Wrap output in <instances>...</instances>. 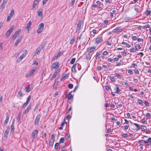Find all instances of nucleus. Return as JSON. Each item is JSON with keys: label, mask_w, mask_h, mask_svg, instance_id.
<instances>
[{"label": "nucleus", "mask_w": 151, "mask_h": 151, "mask_svg": "<svg viewBox=\"0 0 151 151\" xmlns=\"http://www.w3.org/2000/svg\"><path fill=\"white\" fill-rule=\"evenodd\" d=\"M37 67L35 66L31 70L29 73H27L26 75V77H28L29 76H31L33 74L36 70Z\"/></svg>", "instance_id": "2"}, {"label": "nucleus", "mask_w": 151, "mask_h": 151, "mask_svg": "<svg viewBox=\"0 0 151 151\" xmlns=\"http://www.w3.org/2000/svg\"><path fill=\"white\" fill-rule=\"evenodd\" d=\"M11 16H8L7 17V21H9L11 19Z\"/></svg>", "instance_id": "57"}, {"label": "nucleus", "mask_w": 151, "mask_h": 151, "mask_svg": "<svg viewBox=\"0 0 151 151\" xmlns=\"http://www.w3.org/2000/svg\"><path fill=\"white\" fill-rule=\"evenodd\" d=\"M76 64H75L73 65L72 68V71L73 72L75 73L76 72Z\"/></svg>", "instance_id": "22"}, {"label": "nucleus", "mask_w": 151, "mask_h": 151, "mask_svg": "<svg viewBox=\"0 0 151 151\" xmlns=\"http://www.w3.org/2000/svg\"><path fill=\"white\" fill-rule=\"evenodd\" d=\"M88 53L90 54L96 50V47H90L88 49Z\"/></svg>", "instance_id": "10"}, {"label": "nucleus", "mask_w": 151, "mask_h": 151, "mask_svg": "<svg viewBox=\"0 0 151 151\" xmlns=\"http://www.w3.org/2000/svg\"><path fill=\"white\" fill-rule=\"evenodd\" d=\"M151 115V114H150V113H147L146 114V117L147 118L150 119V118Z\"/></svg>", "instance_id": "38"}, {"label": "nucleus", "mask_w": 151, "mask_h": 151, "mask_svg": "<svg viewBox=\"0 0 151 151\" xmlns=\"http://www.w3.org/2000/svg\"><path fill=\"white\" fill-rule=\"evenodd\" d=\"M122 136L124 137H127L128 136V135L127 134H124L122 135Z\"/></svg>", "instance_id": "49"}, {"label": "nucleus", "mask_w": 151, "mask_h": 151, "mask_svg": "<svg viewBox=\"0 0 151 151\" xmlns=\"http://www.w3.org/2000/svg\"><path fill=\"white\" fill-rule=\"evenodd\" d=\"M132 65V66H130V68H132V67L135 68L136 66H137V65L135 63H133Z\"/></svg>", "instance_id": "58"}, {"label": "nucleus", "mask_w": 151, "mask_h": 151, "mask_svg": "<svg viewBox=\"0 0 151 151\" xmlns=\"http://www.w3.org/2000/svg\"><path fill=\"white\" fill-rule=\"evenodd\" d=\"M90 57V54L89 53L86 55V58L87 59H88Z\"/></svg>", "instance_id": "55"}, {"label": "nucleus", "mask_w": 151, "mask_h": 151, "mask_svg": "<svg viewBox=\"0 0 151 151\" xmlns=\"http://www.w3.org/2000/svg\"><path fill=\"white\" fill-rule=\"evenodd\" d=\"M150 10H147L145 12V13L146 16H148V15H149V12Z\"/></svg>", "instance_id": "45"}, {"label": "nucleus", "mask_w": 151, "mask_h": 151, "mask_svg": "<svg viewBox=\"0 0 151 151\" xmlns=\"http://www.w3.org/2000/svg\"><path fill=\"white\" fill-rule=\"evenodd\" d=\"M120 28V27H116L113 30V32L114 33L121 32L122 31V29H121Z\"/></svg>", "instance_id": "9"}, {"label": "nucleus", "mask_w": 151, "mask_h": 151, "mask_svg": "<svg viewBox=\"0 0 151 151\" xmlns=\"http://www.w3.org/2000/svg\"><path fill=\"white\" fill-rule=\"evenodd\" d=\"M54 141L50 140H49V146H52L53 144V142Z\"/></svg>", "instance_id": "35"}, {"label": "nucleus", "mask_w": 151, "mask_h": 151, "mask_svg": "<svg viewBox=\"0 0 151 151\" xmlns=\"http://www.w3.org/2000/svg\"><path fill=\"white\" fill-rule=\"evenodd\" d=\"M46 44V42H45L39 46L36 50V53L37 54L40 53V52L45 47Z\"/></svg>", "instance_id": "1"}, {"label": "nucleus", "mask_w": 151, "mask_h": 151, "mask_svg": "<svg viewBox=\"0 0 151 151\" xmlns=\"http://www.w3.org/2000/svg\"><path fill=\"white\" fill-rule=\"evenodd\" d=\"M25 55H24V54H22L20 56L19 58L22 60L25 57Z\"/></svg>", "instance_id": "52"}, {"label": "nucleus", "mask_w": 151, "mask_h": 151, "mask_svg": "<svg viewBox=\"0 0 151 151\" xmlns=\"http://www.w3.org/2000/svg\"><path fill=\"white\" fill-rule=\"evenodd\" d=\"M130 18L129 17H126L125 18L124 20L126 22L129 21H130Z\"/></svg>", "instance_id": "56"}, {"label": "nucleus", "mask_w": 151, "mask_h": 151, "mask_svg": "<svg viewBox=\"0 0 151 151\" xmlns=\"http://www.w3.org/2000/svg\"><path fill=\"white\" fill-rule=\"evenodd\" d=\"M28 102H29L26 101V102H25V103H24L23 104L22 106V107L24 108V107H25V106H27V105L28 104Z\"/></svg>", "instance_id": "41"}, {"label": "nucleus", "mask_w": 151, "mask_h": 151, "mask_svg": "<svg viewBox=\"0 0 151 151\" xmlns=\"http://www.w3.org/2000/svg\"><path fill=\"white\" fill-rule=\"evenodd\" d=\"M68 87L70 89L72 88L73 87V85L72 84L69 83L68 85Z\"/></svg>", "instance_id": "37"}, {"label": "nucleus", "mask_w": 151, "mask_h": 151, "mask_svg": "<svg viewBox=\"0 0 151 151\" xmlns=\"http://www.w3.org/2000/svg\"><path fill=\"white\" fill-rule=\"evenodd\" d=\"M21 30L19 29L17 31H16L13 35L12 37V39L13 40H15L16 37L18 36L19 33L20 32Z\"/></svg>", "instance_id": "7"}, {"label": "nucleus", "mask_w": 151, "mask_h": 151, "mask_svg": "<svg viewBox=\"0 0 151 151\" xmlns=\"http://www.w3.org/2000/svg\"><path fill=\"white\" fill-rule=\"evenodd\" d=\"M32 24L31 21H29L27 24V26L26 27V29L28 30V31L29 30V29L30 27Z\"/></svg>", "instance_id": "21"}, {"label": "nucleus", "mask_w": 151, "mask_h": 151, "mask_svg": "<svg viewBox=\"0 0 151 151\" xmlns=\"http://www.w3.org/2000/svg\"><path fill=\"white\" fill-rule=\"evenodd\" d=\"M61 55V52H58L57 55L53 58V59L55 60V59H57L59 56H60Z\"/></svg>", "instance_id": "23"}, {"label": "nucleus", "mask_w": 151, "mask_h": 151, "mask_svg": "<svg viewBox=\"0 0 151 151\" xmlns=\"http://www.w3.org/2000/svg\"><path fill=\"white\" fill-rule=\"evenodd\" d=\"M143 27L145 28H150V26L149 25V24L148 23H146V24L144 25H143Z\"/></svg>", "instance_id": "27"}, {"label": "nucleus", "mask_w": 151, "mask_h": 151, "mask_svg": "<svg viewBox=\"0 0 151 151\" xmlns=\"http://www.w3.org/2000/svg\"><path fill=\"white\" fill-rule=\"evenodd\" d=\"M65 123H66L65 122H63V123H62L61 126H60V127H59V129H63V125Z\"/></svg>", "instance_id": "42"}, {"label": "nucleus", "mask_w": 151, "mask_h": 151, "mask_svg": "<svg viewBox=\"0 0 151 151\" xmlns=\"http://www.w3.org/2000/svg\"><path fill=\"white\" fill-rule=\"evenodd\" d=\"M70 137V135H68V134H67L66 135L65 137V138L66 140H67L69 139Z\"/></svg>", "instance_id": "54"}, {"label": "nucleus", "mask_w": 151, "mask_h": 151, "mask_svg": "<svg viewBox=\"0 0 151 151\" xmlns=\"http://www.w3.org/2000/svg\"><path fill=\"white\" fill-rule=\"evenodd\" d=\"M38 133V131L37 130H35L32 133V136L34 138L37 137Z\"/></svg>", "instance_id": "8"}, {"label": "nucleus", "mask_w": 151, "mask_h": 151, "mask_svg": "<svg viewBox=\"0 0 151 151\" xmlns=\"http://www.w3.org/2000/svg\"><path fill=\"white\" fill-rule=\"evenodd\" d=\"M41 116V114H40L36 117L34 122V124L35 126L38 125V123L40 121Z\"/></svg>", "instance_id": "5"}, {"label": "nucleus", "mask_w": 151, "mask_h": 151, "mask_svg": "<svg viewBox=\"0 0 151 151\" xmlns=\"http://www.w3.org/2000/svg\"><path fill=\"white\" fill-rule=\"evenodd\" d=\"M30 99H31V96L29 95L28 97L27 101L29 102V101H30Z\"/></svg>", "instance_id": "63"}, {"label": "nucleus", "mask_w": 151, "mask_h": 151, "mask_svg": "<svg viewBox=\"0 0 151 151\" xmlns=\"http://www.w3.org/2000/svg\"><path fill=\"white\" fill-rule=\"evenodd\" d=\"M9 130H7V129H6V130L5 131V134L4 135V137H7V135L9 134Z\"/></svg>", "instance_id": "33"}, {"label": "nucleus", "mask_w": 151, "mask_h": 151, "mask_svg": "<svg viewBox=\"0 0 151 151\" xmlns=\"http://www.w3.org/2000/svg\"><path fill=\"white\" fill-rule=\"evenodd\" d=\"M142 141H143L144 143L145 144H147L148 143H151V138L149 137L148 138L147 140H142Z\"/></svg>", "instance_id": "18"}, {"label": "nucleus", "mask_w": 151, "mask_h": 151, "mask_svg": "<svg viewBox=\"0 0 151 151\" xmlns=\"http://www.w3.org/2000/svg\"><path fill=\"white\" fill-rule=\"evenodd\" d=\"M31 104H30L27 107L26 110L24 111V112L23 113V114H26L28 113L31 108Z\"/></svg>", "instance_id": "12"}, {"label": "nucleus", "mask_w": 151, "mask_h": 151, "mask_svg": "<svg viewBox=\"0 0 151 151\" xmlns=\"http://www.w3.org/2000/svg\"><path fill=\"white\" fill-rule=\"evenodd\" d=\"M67 97L70 100L73 98V96L72 94H69L68 95Z\"/></svg>", "instance_id": "29"}, {"label": "nucleus", "mask_w": 151, "mask_h": 151, "mask_svg": "<svg viewBox=\"0 0 151 151\" xmlns=\"http://www.w3.org/2000/svg\"><path fill=\"white\" fill-rule=\"evenodd\" d=\"M141 122L144 124L145 122H146V121L145 119V118H144L143 119H142L141 120Z\"/></svg>", "instance_id": "61"}, {"label": "nucleus", "mask_w": 151, "mask_h": 151, "mask_svg": "<svg viewBox=\"0 0 151 151\" xmlns=\"http://www.w3.org/2000/svg\"><path fill=\"white\" fill-rule=\"evenodd\" d=\"M60 66V64L58 62H55L53 63L51 66V69L52 70L53 68L56 69L58 68Z\"/></svg>", "instance_id": "3"}, {"label": "nucleus", "mask_w": 151, "mask_h": 151, "mask_svg": "<svg viewBox=\"0 0 151 151\" xmlns=\"http://www.w3.org/2000/svg\"><path fill=\"white\" fill-rule=\"evenodd\" d=\"M14 14V11L13 9L12 10L10 14L11 16H12Z\"/></svg>", "instance_id": "43"}, {"label": "nucleus", "mask_w": 151, "mask_h": 151, "mask_svg": "<svg viewBox=\"0 0 151 151\" xmlns=\"http://www.w3.org/2000/svg\"><path fill=\"white\" fill-rule=\"evenodd\" d=\"M64 141V139L63 137H62L59 140V142L60 143H63Z\"/></svg>", "instance_id": "48"}, {"label": "nucleus", "mask_w": 151, "mask_h": 151, "mask_svg": "<svg viewBox=\"0 0 151 151\" xmlns=\"http://www.w3.org/2000/svg\"><path fill=\"white\" fill-rule=\"evenodd\" d=\"M44 24L43 23H40L38 26L37 32L38 33H40L44 29Z\"/></svg>", "instance_id": "6"}, {"label": "nucleus", "mask_w": 151, "mask_h": 151, "mask_svg": "<svg viewBox=\"0 0 151 151\" xmlns=\"http://www.w3.org/2000/svg\"><path fill=\"white\" fill-rule=\"evenodd\" d=\"M21 111H20L19 112V113H18V119H17L18 120V121H19L20 120V117L21 116Z\"/></svg>", "instance_id": "36"}, {"label": "nucleus", "mask_w": 151, "mask_h": 151, "mask_svg": "<svg viewBox=\"0 0 151 151\" xmlns=\"http://www.w3.org/2000/svg\"><path fill=\"white\" fill-rule=\"evenodd\" d=\"M137 101L139 104H140L141 105H142L143 103V101L141 99H138L137 100Z\"/></svg>", "instance_id": "31"}, {"label": "nucleus", "mask_w": 151, "mask_h": 151, "mask_svg": "<svg viewBox=\"0 0 151 151\" xmlns=\"http://www.w3.org/2000/svg\"><path fill=\"white\" fill-rule=\"evenodd\" d=\"M58 73V70H55V72H54V74L51 76V79H52L54 78H55L57 76Z\"/></svg>", "instance_id": "16"}, {"label": "nucleus", "mask_w": 151, "mask_h": 151, "mask_svg": "<svg viewBox=\"0 0 151 151\" xmlns=\"http://www.w3.org/2000/svg\"><path fill=\"white\" fill-rule=\"evenodd\" d=\"M109 79L112 81L113 82L115 81V79L113 77H110Z\"/></svg>", "instance_id": "50"}, {"label": "nucleus", "mask_w": 151, "mask_h": 151, "mask_svg": "<svg viewBox=\"0 0 151 151\" xmlns=\"http://www.w3.org/2000/svg\"><path fill=\"white\" fill-rule=\"evenodd\" d=\"M14 125H11V130L10 131V133H13L14 132Z\"/></svg>", "instance_id": "26"}, {"label": "nucleus", "mask_w": 151, "mask_h": 151, "mask_svg": "<svg viewBox=\"0 0 151 151\" xmlns=\"http://www.w3.org/2000/svg\"><path fill=\"white\" fill-rule=\"evenodd\" d=\"M22 36H21L18 39L17 41H16L15 43V46H16L17 45L18 43L19 42H20L21 40H22Z\"/></svg>", "instance_id": "15"}, {"label": "nucleus", "mask_w": 151, "mask_h": 151, "mask_svg": "<svg viewBox=\"0 0 151 151\" xmlns=\"http://www.w3.org/2000/svg\"><path fill=\"white\" fill-rule=\"evenodd\" d=\"M6 4H3L2 3V4H1V9L2 10L4 8L5 6H6Z\"/></svg>", "instance_id": "39"}, {"label": "nucleus", "mask_w": 151, "mask_h": 151, "mask_svg": "<svg viewBox=\"0 0 151 151\" xmlns=\"http://www.w3.org/2000/svg\"><path fill=\"white\" fill-rule=\"evenodd\" d=\"M100 55V52H97L96 55H95V57L96 59H99L100 57H99Z\"/></svg>", "instance_id": "34"}, {"label": "nucleus", "mask_w": 151, "mask_h": 151, "mask_svg": "<svg viewBox=\"0 0 151 151\" xmlns=\"http://www.w3.org/2000/svg\"><path fill=\"white\" fill-rule=\"evenodd\" d=\"M134 10L137 13L141 12V11H139L138 8L136 6H135Z\"/></svg>", "instance_id": "32"}, {"label": "nucleus", "mask_w": 151, "mask_h": 151, "mask_svg": "<svg viewBox=\"0 0 151 151\" xmlns=\"http://www.w3.org/2000/svg\"><path fill=\"white\" fill-rule=\"evenodd\" d=\"M14 25L12 26L9 29L6 34V36L7 37H8L11 33L13 31V29L14 28Z\"/></svg>", "instance_id": "4"}, {"label": "nucleus", "mask_w": 151, "mask_h": 151, "mask_svg": "<svg viewBox=\"0 0 151 151\" xmlns=\"http://www.w3.org/2000/svg\"><path fill=\"white\" fill-rule=\"evenodd\" d=\"M58 146H59V143H56L55 145V148L56 149H57L58 147Z\"/></svg>", "instance_id": "46"}, {"label": "nucleus", "mask_w": 151, "mask_h": 151, "mask_svg": "<svg viewBox=\"0 0 151 151\" xmlns=\"http://www.w3.org/2000/svg\"><path fill=\"white\" fill-rule=\"evenodd\" d=\"M132 39L133 40H137V38L136 36H133L132 37Z\"/></svg>", "instance_id": "59"}, {"label": "nucleus", "mask_w": 151, "mask_h": 151, "mask_svg": "<svg viewBox=\"0 0 151 151\" xmlns=\"http://www.w3.org/2000/svg\"><path fill=\"white\" fill-rule=\"evenodd\" d=\"M144 103L145 105L146 106H149V103L147 101H144Z\"/></svg>", "instance_id": "53"}, {"label": "nucleus", "mask_w": 151, "mask_h": 151, "mask_svg": "<svg viewBox=\"0 0 151 151\" xmlns=\"http://www.w3.org/2000/svg\"><path fill=\"white\" fill-rule=\"evenodd\" d=\"M37 14L38 16H39L42 15V8L39 9L37 12Z\"/></svg>", "instance_id": "17"}, {"label": "nucleus", "mask_w": 151, "mask_h": 151, "mask_svg": "<svg viewBox=\"0 0 151 151\" xmlns=\"http://www.w3.org/2000/svg\"><path fill=\"white\" fill-rule=\"evenodd\" d=\"M76 39V37L75 36H73L72 38L70 40V44H73L74 42V41H75Z\"/></svg>", "instance_id": "20"}, {"label": "nucleus", "mask_w": 151, "mask_h": 151, "mask_svg": "<svg viewBox=\"0 0 151 151\" xmlns=\"http://www.w3.org/2000/svg\"><path fill=\"white\" fill-rule=\"evenodd\" d=\"M52 140L54 141L55 139V135L54 134H52L51 136Z\"/></svg>", "instance_id": "47"}, {"label": "nucleus", "mask_w": 151, "mask_h": 151, "mask_svg": "<svg viewBox=\"0 0 151 151\" xmlns=\"http://www.w3.org/2000/svg\"><path fill=\"white\" fill-rule=\"evenodd\" d=\"M32 85H31L30 84H29L27 86L26 88V92H29L32 89Z\"/></svg>", "instance_id": "13"}, {"label": "nucleus", "mask_w": 151, "mask_h": 151, "mask_svg": "<svg viewBox=\"0 0 151 151\" xmlns=\"http://www.w3.org/2000/svg\"><path fill=\"white\" fill-rule=\"evenodd\" d=\"M105 89L107 91H109V87L108 86H105Z\"/></svg>", "instance_id": "64"}, {"label": "nucleus", "mask_w": 151, "mask_h": 151, "mask_svg": "<svg viewBox=\"0 0 151 151\" xmlns=\"http://www.w3.org/2000/svg\"><path fill=\"white\" fill-rule=\"evenodd\" d=\"M141 127V129L142 131H144L146 130V127L145 125H142Z\"/></svg>", "instance_id": "28"}, {"label": "nucleus", "mask_w": 151, "mask_h": 151, "mask_svg": "<svg viewBox=\"0 0 151 151\" xmlns=\"http://www.w3.org/2000/svg\"><path fill=\"white\" fill-rule=\"evenodd\" d=\"M130 122L132 124H134L136 127V130L138 131L140 129V126L138 124L135 123H133L131 121Z\"/></svg>", "instance_id": "14"}, {"label": "nucleus", "mask_w": 151, "mask_h": 151, "mask_svg": "<svg viewBox=\"0 0 151 151\" xmlns=\"http://www.w3.org/2000/svg\"><path fill=\"white\" fill-rule=\"evenodd\" d=\"M75 60H76V58H72V59H71V60L70 62V63L71 64H73L74 63L75 61Z\"/></svg>", "instance_id": "30"}, {"label": "nucleus", "mask_w": 151, "mask_h": 151, "mask_svg": "<svg viewBox=\"0 0 151 151\" xmlns=\"http://www.w3.org/2000/svg\"><path fill=\"white\" fill-rule=\"evenodd\" d=\"M135 48L136 49L139 50L141 48V47L140 45L139 44H137L135 46Z\"/></svg>", "instance_id": "40"}, {"label": "nucleus", "mask_w": 151, "mask_h": 151, "mask_svg": "<svg viewBox=\"0 0 151 151\" xmlns=\"http://www.w3.org/2000/svg\"><path fill=\"white\" fill-rule=\"evenodd\" d=\"M114 90L115 91V93H119V90L118 87H116L114 88Z\"/></svg>", "instance_id": "25"}, {"label": "nucleus", "mask_w": 151, "mask_h": 151, "mask_svg": "<svg viewBox=\"0 0 151 151\" xmlns=\"http://www.w3.org/2000/svg\"><path fill=\"white\" fill-rule=\"evenodd\" d=\"M102 41L103 40L100 37H97L96 39V42L97 43H99Z\"/></svg>", "instance_id": "19"}, {"label": "nucleus", "mask_w": 151, "mask_h": 151, "mask_svg": "<svg viewBox=\"0 0 151 151\" xmlns=\"http://www.w3.org/2000/svg\"><path fill=\"white\" fill-rule=\"evenodd\" d=\"M82 21L81 20L79 21L76 28L77 30L79 31L81 27Z\"/></svg>", "instance_id": "11"}, {"label": "nucleus", "mask_w": 151, "mask_h": 151, "mask_svg": "<svg viewBox=\"0 0 151 151\" xmlns=\"http://www.w3.org/2000/svg\"><path fill=\"white\" fill-rule=\"evenodd\" d=\"M136 51V49L134 48H132L130 49V51L132 52H135Z\"/></svg>", "instance_id": "62"}, {"label": "nucleus", "mask_w": 151, "mask_h": 151, "mask_svg": "<svg viewBox=\"0 0 151 151\" xmlns=\"http://www.w3.org/2000/svg\"><path fill=\"white\" fill-rule=\"evenodd\" d=\"M108 53V52L106 51H105L103 52V55H106Z\"/></svg>", "instance_id": "60"}, {"label": "nucleus", "mask_w": 151, "mask_h": 151, "mask_svg": "<svg viewBox=\"0 0 151 151\" xmlns=\"http://www.w3.org/2000/svg\"><path fill=\"white\" fill-rule=\"evenodd\" d=\"M32 65H36V66L37 67V66L38 65V63L36 61H35L33 62V63L32 64Z\"/></svg>", "instance_id": "44"}, {"label": "nucleus", "mask_w": 151, "mask_h": 151, "mask_svg": "<svg viewBox=\"0 0 151 151\" xmlns=\"http://www.w3.org/2000/svg\"><path fill=\"white\" fill-rule=\"evenodd\" d=\"M115 75L117 77L119 78L120 79H121V78L122 77L119 74L116 73Z\"/></svg>", "instance_id": "51"}, {"label": "nucleus", "mask_w": 151, "mask_h": 151, "mask_svg": "<svg viewBox=\"0 0 151 151\" xmlns=\"http://www.w3.org/2000/svg\"><path fill=\"white\" fill-rule=\"evenodd\" d=\"M9 116L8 115H7L6 116V119L4 123V124L5 125L7 123H8L9 121Z\"/></svg>", "instance_id": "24"}]
</instances>
